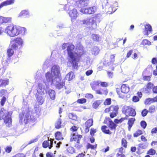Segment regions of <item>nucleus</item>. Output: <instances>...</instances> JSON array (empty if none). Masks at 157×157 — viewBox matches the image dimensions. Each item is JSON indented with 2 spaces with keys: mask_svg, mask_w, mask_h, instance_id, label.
Here are the masks:
<instances>
[{
  "mask_svg": "<svg viewBox=\"0 0 157 157\" xmlns=\"http://www.w3.org/2000/svg\"><path fill=\"white\" fill-rule=\"evenodd\" d=\"M61 47L63 50H64L67 48L68 57L69 58V60L71 62L74 68H77L78 67V62L79 61L80 58L84 54L83 51L82 50V52H74L73 50L75 49V46L71 43H63Z\"/></svg>",
  "mask_w": 157,
  "mask_h": 157,
  "instance_id": "obj_1",
  "label": "nucleus"
},
{
  "mask_svg": "<svg viewBox=\"0 0 157 157\" xmlns=\"http://www.w3.org/2000/svg\"><path fill=\"white\" fill-rule=\"evenodd\" d=\"M25 28L15 25L13 24L9 25L6 28L5 32L7 35L11 37L25 33Z\"/></svg>",
  "mask_w": 157,
  "mask_h": 157,
  "instance_id": "obj_2",
  "label": "nucleus"
},
{
  "mask_svg": "<svg viewBox=\"0 0 157 157\" xmlns=\"http://www.w3.org/2000/svg\"><path fill=\"white\" fill-rule=\"evenodd\" d=\"M11 114L12 113L10 114V112L7 111L4 108L0 109V120H3L4 123L8 127H10L12 124Z\"/></svg>",
  "mask_w": 157,
  "mask_h": 157,
  "instance_id": "obj_3",
  "label": "nucleus"
},
{
  "mask_svg": "<svg viewBox=\"0 0 157 157\" xmlns=\"http://www.w3.org/2000/svg\"><path fill=\"white\" fill-rule=\"evenodd\" d=\"M52 71L53 72L54 75L56 76V78H58L59 79V81H57L55 84L56 88L58 89H60L63 87L65 85L64 82L61 80V77L59 70L58 66L56 65H54L52 68Z\"/></svg>",
  "mask_w": 157,
  "mask_h": 157,
  "instance_id": "obj_4",
  "label": "nucleus"
},
{
  "mask_svg": "<svg viewBox=\"0 0 157 157\" xmlns=\"http://www.w3.org/2000/svg\"><path fill=\"white\" fill-rule=\"evenodd\" d=\"M24 44V42L21 37H17L12 40L10 42L9 46L15 50L21 48Z\"/></svg>",
  "mask_w": 157,
  "mask_h": 157,
  "instance_id": "obj_5",
  "label": "nucleus"
},
{
  "mask_svg": "<svg viewBox=\"0 0 157 157\" xmlns=\"http://www.w3.org/2000/svg\"><path fill=\"white\" fill-rule=\"evenodd\" d=\"M122 112L124 113L126 117L128 116L132 117L135 116L136 115V112L135 109L129 106L124 105L122 108Z\"/></svg>",
  "mask_w": 157,
  "mask_h": 157,
  "instance_id": "obj_6",
  "label": "nucleus"
},
{
  "mask_svg": "<svg viewBox=\"0 0 157 157\" xmlns=\"http://www.w3.org/2000/svg\"><path fill=\"white\" fill-rule=\"evenodd\" d=\"M83 24L88 25L90 28L94 29L96 27L97 24L95 20L90 18L84 19L82 21Z\"/></svg>",
  "mask_w": 157,
  "mask_h": 157,
  "instance_id": "obj_7",
  "label": "nucleus"
},
{
  "mask_svg": "<svg viewBox=\"0 0 157 157\" xmlns=\"http://www.w3.org/2000/svg\"><path fill=\"white\" fill-rule=\"evenodd\" d=\"M82 137V135L78 134V133H72L70 136V141H75L77 144H79V141Z\"/></svg>",
  "mask_w": 157,
  "mask_h": 157,
  "instance_id": "obj_8",
  "label": "nucleus"
},
{
  "mask_svg": "<svg viewBox=\"0 0 157 157\" xmlns=\"http://www.w3.org/2000/svg\"><path fill=\"white\" fill-rule=\"evenodd\" d=\"M108 123H109L108 126L111 130H115L117 126V125L109 118L106 117L103 123L107 124Z\"/></svg>",
  "mask_w": 157,
  "mask_h": 157,
  "instance_id": "obj_9",
  "label": "nucleus"
},
{
  "mask_svg": "<svg viewBox=\"0 0 157 157\" xmlns=\"http://www.w3.org/2000/svg\"><path fill=\"white\" fill-rule=\"evenodd\" d=\"M54 139L52 138L49 139L48 140H44L42 143V147L44 148L48 147L51 149L53 147Z\"/></svg>",
  "mask_w": 157,
  "mask_h": 157,
  "instance_id": "obj_10",
  "label": "nucleus"
},
{
  "mask_svg": "<svg viewBox=\"0 0 157 157\" xmlns=\"http://www.w3.org/2000/svg\"><path fill=\"white\" fill-rule=\"evenodd\" d=\"M95 11V7H90L86 8H81L80 11L83 13L91 14L94 13Z\"/></svg>",
  "mask_w": 157,
  "mask_h": 157,
  "instance_id": "obj_11",
  "label": "nucleus"
},
{
  "mask_svg": "<svg viewBox=\"0 0 157 157\" xmlns=\"http://www.w3.org/2000/svg\"><path fill=\"white\" fill-rule=\"evenodd\" d=\"M75 149L72 147H69L67 150L63 152L62 154L63 157H69L70 154L75 153Z\"/></svg>",
  "mask_w": 157,
  "mask_h": 157,
  "instance_id": "obj_12",
  "label": "nucleus"
},
{
  "mask_svg": "<svg viewBox=\"0 0 157 157\" xmlns=\"http://www.w3.org/2000/svg\"><path fill=\"white\" fill-rule=\"evenodd\" d=\"M69 14L71 17L72 21H74L77 18L78 13L77 10L75 8L70 10L69 12Z\"/></svg>",
  "mask_w": 157,
  "mask_h": 157,
  "instance_id": "obj_13",
  "label": "nucleus"
},
{
  "mask_svg": "<svg viewBox=\"0 0 157 157\" xmlns=\"http://www.w3.org/2000/svg\"><path fill=\"white\" fill-rule=\"evenodd\" d=\"M93 119L92 118L88 119L85 123V132H87L89 131L90 128L93 125Z\"/></svg>",
  "mask_w": 157,
  "mask_h": 157,
  "instance_id": "obj_14",
  "label": "nucleus"
},
{
  "mask_svg": "<svg viewBox=\"0 0 157 157\" xmlns=\"http://www.w3.org/2000/svg\"><path fill=\"white\" fill-rule=\"evenodd\" d=\"M12 19L11 17H3L0 16V25L4 23H11Z\"/></svg>",
  "mask_w": 157,
  "mask_h": 157,
  "instance_id": "obj_15",
  "label": "nucleus"
},
{
  "mask_svg": "<svg viewBox=\"0 0 157 157\" xmlns=\"http://www.w3.org/2000/svg\"><path fill=\"white\" fill-rule=\"evenodd\" d=\"M24 122L25 124H27L28 123L31 124L34 123V121L31 118V116L29 114L25 115L24 120Z\"/></svg>",
  "mask_w": 157,
  "mask_h": 157,
  "instance_id": "obj_16",
  "label": "nucleus"
},
{
  "mask_svg": "<svg viewBox=\"0 0 157 157\" xmlns=\"http://www.w3.org/2000/svg\"><path fill=\"white\" fill-rule=\"evenodd\" d=\"M145 30L144 32V35L147 36L148 33H151L152 31V27L149 24H147L145 25Z\"/></svg>",
  "mask_w": 157,
  "mask_h": 157,
  "instance_id": "obj_17",
  "label": "nucleus"
},
{
  "mask_svg": "<svg viewBox=\"0 0 157 157\" xmlns=\"http://www.w3.org/2000/svg\"><path fill=\"white\" fill-rule=\"evenodd\" d=\"M15 0H6L2 2L0 4V8L4 6H7L13 4Z\"/></svg>",
  "mask_w": 157,
  "mask_h": 157,
  "instance_id": "obj_18",
  "label": "nucleus"
},
{
  "mask_svg": "<svg viewBox=\"0 0 157 157\" xmlns=\"http://www.w3.org/2000/svg\"><path fill=\"white\" fill-rule=\"evenodd\" d=\"M95 91L97 94L107 95L108 93V90L106 88H101L100 90H96Z\"/></svg>",
  "mask_w": 157,
  "mask_h": 157,
  "instance_id": "obj_19",
  "label": "nucleus"
},
{
  "mask_svg": "<svg viewBox=\"0 0 157 157\" xmlns=\"http://www.w3.org/2000/svg\"><path fill=\"white\" fill-rule=\"evenodd\" d=\"M45 77L48 82H51L52 83H53V76L52 73H51L49 71L47 72L45 74Z\"/></svg>",
  "mask_w": 157,
  "mask_h": 157,
  "instance_id": "obj_20",
  "label": "nucleus"
},
{
  "mask_svg": "<svg viewBox=\"0 0 157 157\" xmlns=\"http://www.w3.org/2000/svg\"><path fill=\"white\" fill-rule=\"evenodd\" d=\"M9 80L8 78L5 79L0 78V87H5L9 84Z\"/></svg>",
  "mask_w": 157,
  "mask_h": 157,
  "instance_id": "obj_21",
  "label": "nucleus"
},
{
  "mask_svg": "<svg viewBox=\"0 0 157 157\" xmlns=\"http://www.w3.org/2000/svg\"><path fill=\"white\" fill-rule=\"evenodd\" d=\"M100 82L98 81H94L90 83V86L93 90H96L97 87L99 86Z\"/></svg>",
  "mask_w": 157,
  "mask_h": 157,
  "instance_id": "obj_22",
  "label": "nucleus"
},
{
  "mask_svg": "<svg viewBox=\"0 0 157 157\" xmlns=\"http://www.w3.org/2000/svg\"><path fill=\"white\" fill-rule=\"evenodd\" d=\"M118 110V106H114L113 105H111L110 107L106 108L105 110V112L107 113L111 111Z\"/></svg>",
  "mask_w": 157,
  "mask_h": 157,
  "instance_id": "obj_23",
  "label": "nucleus"
},
{
  "mask_svg": "<svg viewBox=\"0 0 157 157\" xmlns=\"http://www.w3.org/2000/svg\"><path fill=\"white\" fill-rule=\"evenodd\" d=\"M121 90L122 93H127L129 92V88L128 85L123 84L121 86Z\"/></svg>",
  "mask_w": 157,
  "mask_h": 157,
  "instance_id": "obj_24",
  "label": "nucleus"
},
{
  "mask_svg": "<svg viewBox=\"0 0 157 157\" xmlns=\"http://www.w3.org/2000/svg\"><path fill=\"white\" fill-rule=\"evenodd\" d=\"M62 119L61 118L58 119L55 124V128L57 129L60 128L62 127Z\"/></svg>",
  "mask_w": 157,
  "mask_h": 157,
  "instance_id": "obj_25",
  "label": "nucleus"
},
{
  "mask_svg": "<svg viewBox=\"0 0 157 157\" xmlns=\"http://www.w3.org/2000/svg\"><path fill=\"white\" fill-rule=\"evenodd\" d=\"M75 78V75L72 71H71L68 73L66 76V79L68 81H71Z\"/></svg>",
  "mask_w": 157,
  "mask_h": 157,
  "instance_id": "obj_26",
  "label": "nucleus"
},
{
  "mask_svg": "<svg viewBox=\"0 0 157 157\" xmlns=\"http://www.w3.org/2000/svg\"><path fill=\"white\" fill-rule=\"evenodd\" d=\"M101 130L104 133L110 134L111 132L110 131L107 126L105 125H103L101 127Z\"/></svg>",
  "mask_w": 157,
  "mask_h": 157,
  "instance_id": "obj_27",
  "label": "nucleus"
},
{
  "mask_svg": "<svg viewBox=\"0 0 157 157\" xmlns=\"http://www.w3.org/2000/svg\"><path fill=\"white\" fill-rule=\"evenodd\" d=\"M29 15V12L27 10H22L19 14L18 17H26Z\"/></svg>",
  "mask_w": 157,
  "mask_h": 157,
  "instance_id": "obj_28",
  "label": "nucleus"
},
{
  "mask_svg": "<svg viewBox=\"0 0 157 157\" xmlns=\"http://www.w3.org/2000/svg\"><path fill=\"white\" fill-rule=\"evenodd\" d=\"M55 137L57 140H61L63 139L62 133L59 131H57L55 133Z\"/></svg>",
  "mask_w": 157,
  "mask_h": 157,
  "instance_id": "obj_29",
  "label": "nucleus"
},
{
  "mask_svg": "<svg viewBox=\"0 0 157 157\" xmlns=\"http://www.w3.org/2000/svg\"><path fill=\"white\" fill-rule=\"evenodd\" d=\"M135 120V119L134 118H130L128 120V130L129 131H130V130L131 128L134 124Z\"/></svg>",
  "mask_w": 157,
  "mask_h": 157,
  "instance_id": "obj_30",
  "label": "nucleus"
},
{
  "mask_svg": "<svg viewBox=\"0 0 157 157\" xmlns=\"http://www.w3.org/2000/svg\"><path fill=\"white\" fill-rule=\"evenodd\" d=\"M13 48H12L11 47L10 48H9L7 50V56L8 57L10 58L14 54V51Z\"/></svg>",
  "mask_w": 157,
  "mask_h": 157,
  "instance_id": "obj_31",
  "label": "nucleus"
},
{
  "mask_svg": "<svg viewBox=\"0 0 157 157\" xmlns=\"http://www.w3.org/2000/svg\"><path fill=\"white\" fill-rule=\"evenodd\" d=\"M48 94L50 98L53 100L55 98V91L52 90H50L48 91Z\"/></svg>",
  "mask_w": 157,
  "mask_h": 157,
  "instance_id": "obj_32",
  "label": "nucleus"
},
{
  "mask_svg": "<svg viewBox=\"0 0 157 157\" xmlns=\"http://www.w3.org/2000/svg\"><path fill=\"white\" fill-rule=\"evenodd\" d=\"M101 103V100H96L92 104V107L95 109L97 108Z\"/></svg>",
  "mask_w": 157,
  "mask_h": 157,
  "instance_id": "obj_33",
  "label": "nucleus"
},
{
  "mask_svg": "<svg viewBox=\"0 0 157 157\" xmlns=\"http://www.w3.org/2000/svg\"><path fill=\"white\" fill-rule=\"evenodd\" d=\"M68 117L70 119L75 121H76L77 119V115L73 113H69L68 114Z\"/></svg>",
  "mask_w": 157,
  "mask_h": 157,
  "instance_id": "obj_34",
  "label": "nucleus"
},
{
  "mask_svg": "<svg viewBox=\"0 0 157 157\" xmlns=\"http://www.w3.org/2000/svg\"><path fill=\"white\" fill-rule=\"evenodd\" d=\"M36 99L39 105H41L43 103L44 101V99L43 97L38 95L36 97Z\"/></svg>",
  "mask_w": 157,
  "mask_h": 157,
  "instance_id": "obj_35",
  "label": "nucleus"
},
{
  "mask_svg": "<svg viewBox=\"0 0 157 157\" xmlns=\"http://www.w3.org/2000/svg\"><path fill=\"white\" fill-rule=\"evenodd\" d=\"M97 144H96L94 145H93L88 143L86 145V148L87 149L90 148L91 149H95L97 148Z\"/></svg>",
  "mask_w": 157,
  "mask_h": 157,
  "instance_id": "obj_36",
  "label": "nucleus"
},
{
  "mask_svg": "<svg viewBox=\"0 0 157 157\" xmlns=\"http://www.w3.org/2000/svg\"><path fill=\"white\" fill-rule=\"evenodd\" d=\"M92 39L94 41L99 42L100 40V37L98 35L93 34L92 35Z\"/></svg>",
  "mask_w": 157,
  "mask_h": 157,
  "instance_id": "obj_37",
  "label": "nucleus"
},
{
  "mask_svg": "<svg viewBox=\"0 0 157 157\" xmlns=\"http://www.w3.org/2000/svg\"><path fill=\"white\" fill-rule=\"evenodd\" d=\"M147 145L146 143H140L139 144L138 149L140 150L141 149H146Z\"/></svg>",
  "mask_w": 157,
  "mask_h": 157,
  "instance_id": "obj_38",
  "label": "nucleus"
},
{
  "mask_svg": "<svg viewBox=\"0 0 157 157\" xmlns=\"http://www.w3.org/2000/svg\"><path fill=\"white\" fill-rule=\"evenodd\" d=\"M153 85L151 83H149L146 86V88L145 89L146 90V93L149 92L150 90L153 87Z\"/></svg>",
  "mask_w": 157,
  "mask_h": 157,
  "instance_id": "obj_39",
  "label": "nucleus"
},
{
  "mask_svg": "<svg viewBox=\"0 0 157 157\" xmlns=\"http://www.w3.org/2000/svg\"><path fill=\"white\" fill-rule=\"evenodd\" d=\"M87 101L86 99L85 98H81L78 99L76 102L79 104H83L86 103Z\"/></svg>",
  "mask_w": 157,
  "mask_h": 157,
  "instance_id": "obj_40",
  "label": "nucleus"
},
{
  "mask_svg": "<svg viewBox=\"0 0 157 157\" xmlns=\"http://www.w3.org/2000/svg\"><path fill=\"white\" fill-rule=\"evenodd\" d=\"M155 102L154 98H148L145 101V103L146 105L150 104L151 103Z\"/></svg>",
  "mask_w": 157,
  "mask_h": 157,
  "instance_id": "obj_41",
  "label": "nucleus"
},
{
  "mask_svg": "<svg viewBox=\"0 0 157 157\" xmlns=\"http://www.w3.org/2000/svg\"><path fill=\"white\" fill-rule=\"evenodd\" d=\"M7 98L5 96H3L2 98L1 99L0 104L2 106H3L4 105Z\"/></svg>",
  "mask_w": 157,
  "mask_h": 157,
  "instance_id": "obj_42",
  "label": "nucleus"
},
{
  "mask_svg": "<svg viewBox=\"0 0 157 157\" xmlns=\"http://www.w3.org/2000/svg\"><path fill=\"white\" fill-rule=\"evenodd\" d=\"M12 147L11 146H7L5 148V152L7 153H10L12 151Z\"/></svg>",
  "mask_w": 157,
  "mask_h": 157,
  "instance_id": "obj_43",
  "label": "nucleus"
},
{
  "mask_svg": "<svg viewBox=\"0 0 157 157\" xmlns=\"http://www.w3.org/2000/svg\"><path fill=\"white\" fill-rule=\"evenodd\" d=\"M118 110H117L115 111V110H113L112 112L110 113V117L113 118H114V117L116 116L117 114V112Z\"/></svg>",
  "mask_w": 157,
  "mask_h": 157,
  "instance_id": "obj_44",
  "label": "nucleus"
},
{
  "mask_svg": "<svg viewBox=\"0 0 157 157\" xmlns=\"http://www.w3.org/2000/svg\"><path fill=\"white\" fill-rule=\"evenodd\" d=\"M100 86L103 87H107L109 86L108 83L106 82H100Z\"/></svg>",
  "mask_w": 157,
  "mask_h": 157,
  "instance_id": "obj_45",
  "label": "nucleus"
},
{
  "mask_svg": "<svg viewBox=\"0 0 157 157\" xmlns=\"http://www.w3.org/2000/svg\"><path fill=\"white\" fill-rule=\"evenodd\" d=\"M7 91L6 90L2 89L0 90V97H2L4 96L7 93Z\"/></svg>",
  "mask_w": 157,
  "mask_h": 157,
  "instance_id": "obj_46",
  "label": "nucleus"
},
{
  "mask_svg": "<svg viewBox=\"0 0 157 157\" xmlns=\"http://www.w3.org/2000/svg\"><path fill=\"white\" fill-rule=\"evenodd\" d=\"M142 132L141 130H138L134 134L133 136L135 137H137L142 134Z\"/></svg>",
  "mask_w": 157,
  "mask_h": 157,
  "instance_id": "obj_47",
  "label": "nucleus"
},
{
  "mask_svg": "<svg viewBox=\"0 0 157 157\" xmlns=\"http://www.w3.org/2000/svg\"><path fill=\"white\" fill-rule=\"evenodd\" d=\"M112 64L111 62H109L105 59L103 62V65L104 66L107 67V66H109Z\"/></svg>",
  "mask_w": 157,
  "mask_h": 157,
  "instance_id": "obj_48",
  "label": "nucleus"
},
{
  "mask_svg": "<svg viewBox=\"0 0 157 157\" xmlns=\"http://www.w3.org/2000/svg\"><path fill=\"white\" fill-rule=\"evenodd\" d=\"M25 155L22 153H17L13 155L12 157H25Z\"/></svg>",
  "mask_w": 157,
  "mask_h": 157,
  "instance_id": "obj_49",
  "label": "nucleus"
},
{
  "mask_svg": "<svg viewBox=\"0 0 157 157\" xmlns=\"http://www.w3.org/2000/svg\"><path fill=\"white\" fill-rule=\"evenodd\" d=\"M155 107L154 105L151 106L149 109L148 112L151 113H152L155 112Z\"/></svg>",
  "mask_w": 157,
  "mask_h": 157,
  "instance_id": "obj_50",
  "label": "nucleus"
},
{
  "mask_svg": "<svg viewBox=\"0 0 157 157\" xmlns=\"http://www.w3.org/2000/svg\"><path fill=\"white\" fill-rule=\"evenodd\" d=\"M111 103V99L110 98L106 99L104 102V104L105 105H108Z\"/></svg>",
  "mask_w": 157,
  "mask_h": 157,
  "instance_id": "obj_51",
  "label": "nucleus"
},
{
  "mask_svg": "<svg viewBox=\"0 0 157 157\" xmlns=\"http://www.w3.org/2000/svg\"><path fill=\"white\" fill-rule=\"evenodd\" d=\"M156 151L155 150L152 148L150 149L148 151L147 153L150 155H154L155 154Z\"/></svg>",
  "mask_w": 157,
  "mask_h": 157,
  "instance_id": "obj_52",
  "label": "nucleus"
},
{
  "mask_svg": "<svg viewBox=\"0 0 157 157\" xmlns=\"http://www.w3.org/2000/svg\"><path fill=\"white\" fill-rule=\"evenodd\" d=\"M121 143L122 145L125 147H127V142L126 140L124 138H123L122 140Z\"/></svg>",
  "mask_w": 157,
  "mask_h": 157,
  "instance_id": "obj_53",
  "label": "nucleus"
},
{
  "mask_svg": "<svg viewBox=\"0 0 157 157\" xmlns=\"http://www.w3.org/2000/svg\"><path fill=\"white\" fill-rule=\"evenodd\" d=\"M78 128L75 125H73L70 128V130L72 132H76L78 129Z\"/></svg>",
  "mask_w": 157,
  "mask_h": 157,
  "instance_id": "obj_54",
  "label": "nucleus"
},
{
  "mask_svg": "<svg viewBox=\"0 0 157 157\" xmlns=\"http://www.w3.org/2000/svg\"><path fill=\"white\" fill-rule=\"evenodd\" d=\"M97 131L96 129L92 128L90 129V133L92 136H93L94 135V133L96 132Z\"/></svg>",
  "mask_w": 157,
  "mask_h": 157,
  "instance_id": "obj_55",
  "label": "nucleus"
},
{
  "mask_svg": "<svg viewBox=\"0 0 157 157\" xmlns=\"http://www.w3.org/2000/svg\"><path fill=\"white\" fill-rule=\"evenodd\" d=\"M148 112V111L146 109H144L141 112L142 115L143 117L146 116L147 115Z\"/></svg>",
  "mask_w": 157,
  "mask_h": 157,
  "instance_id": "obj_56",
  "label": "nucleus"
},
{
  "mask_svg": "<svg viewBox=\"0 0 157 157\" xmlns=\"http://www.w3.org/2000/svg\"><path fill=\"white\" fill-rule=\"evenodd\" d=\"M141 126L144 128H145L147 126V123L145 121H142L140 123Z\"/></svg>",
  "mask_w": 157,
  "mask_h": 157,
  "instance_id": "obj_57",
  "label": "nucleus"
},
{
  "mask_svg": "<svg viewBox=\"0 0 157 157\" xmlns=\"http://www.w3.org/2000/svg\"><path fill=\"white\" fill-rule=\"evenodd\" d=\"M82 147V144L79 143V144H76L75 145V147L78 149H80Z\"/></svg>",
  "mask_w": 157,
  "mask_h": 157,
  "instance_id": "obj_58",
  "label": "nucleus"
},
{
  "mask_svg": "<svg viewBox=\"0 0 157 157\" xmlns=\"http://www.w3.org/2000/svg\"><path fill=\"white\" fill-rule=\"evenodd\" d=\"M93 71L92 70H89L86 72V74L87 76H89L92 74Z\"/></svg>",
  "mask_w": 157,
  "mask_h": 157,
  "instance_id": "obj_59",
  "label": "nucleus"
},
{
  "mask_svg": "<svg viewBox=\"0 0 157 157\" xmlns=\"http://www.w3.org/2000/svg\"><path fill=\"white\" fill-rule=\"evenodd\" d=\"M85 97L88 98L90 99H92L93 98L94 96L93 95L90 94H86Z\"/></svg>",
  "mask_w": 157,
  "mask_h": 157,
  "instance_id": "obj_60",
  "label": "nucleus"
},
{
  "mask_svg": "<svg viewBox=\"0 0 157 157\" xmlns=\"http://www.w3.org/2000/svg\"><path fill=\"white\" fill-rule=\"evenodd\" d=\"M89 0H80L79 2L81 4H83L85 5L86 3V4H87V2Z\"/></svg>",
  "mask_w": 157,
  "mask_h": 157,
  "instance_id": "obj_61",
  "label": "nucleus"
},
{
  "mask_svg": "<svg viewBox=\"0 0 157 157\" xmlns=\"http://www.w3.org/2000/svg\"><path fill=\"white\" fill-rule=\"evenodd\" d=\"M38 139L37 138H35L30 140L28 143V144H30L33 143H35L37 141Z\"/></svg>",
  "mask_w": 157,
  "mask_h": 157,
  "instance_id": "obj_62",
  "label": "nucleus"
},
{
  "mask_svg": "<svg viewBox=\"0 0 157 157\" xmlns=\"http://www.w3.org/2000/svg\"><path fill=\"white\" fill-rule=\"evenodd\" d=\"M139 100V98L136 96H134L133 98V101L134 102H137Z\"/></svg>",
  "mask_w": 157,
  "mask_h": 157,
  "instance_id": "obj_63",
  "label": "nucleus"
},
{
  "mask_svg": "<svg viewBox=\"0 0 157 157\" xmlns=\"http://www.w3.org/2000/svg\"><path fill=\"white\" fill-rule=\"evenodd\" d=\"M152 90L154 93L157 94V86L154 87Z\"/></svg>",
  "mask_w": 157,
  "mask_h": 157,
  "instance_id": "obj_64",
  "label": "nucleus"
}]
</instances>
